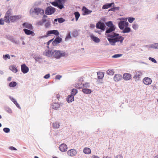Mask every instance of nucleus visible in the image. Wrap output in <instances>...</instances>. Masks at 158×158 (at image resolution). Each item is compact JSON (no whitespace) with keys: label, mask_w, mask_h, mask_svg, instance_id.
Here are the masks:
<instances>
[{"label":"nucleus","mask_w":158,"mask_h":158,"mask_svg":"<svg viewBox=\"0 0 158 158\" xmlns=\"http://www.w3.org/2000/svg\"><path fill=\"white\" fill-rule=\"evenodd\" d=\"M11 11L10 10H8L4 16L5 22H8V19H7L11 16Z\"/></svg>","instance_id":"obj_19"},{"label":"nucleus","mask_w":158,"mask_h":158,"mask_svg":"<svg viewBox=\"0 0 158 158\" xmlns=\"http://www.w3.org/2000/svg\"><path fill=\"white\" fill-rule=\"evenodd\" d=\"M83 86H84L83 88H87L89 87L90 85L89 83H85V84H84L83 85Z\"/></svg>","instance_id":"obj_51"},{"label":"nucleus","mask_w":158,"mask_h":158,"mask_svg":"<svg viewBox=\"0 0 158 158\" xmlns=\"http://www.w3.org/2000/svg\"><path fill=\"white\" fill-rule=\"evenodd\" d=\"M65 0H57V7L60 9H62L64 7V4L65 2Z\"/></svg>","instance_id":"obj_10"},{"label":"nucleus","mask_w":158,"mask_h":158,"mask_svg":"<svg viewBox=\"0 0 158 158\" xmlns=\"http://www.w3.org/2000/svg\"><path fill=\"white\" fill-rule=\"evenodd\" d=\"M148 59L149 60L151 61L152 62H153L154 63H157V61L156 60L153 58H152L151 57H149Z\"/></svg>","instance_id":"obj_44"},{"label":"nucleus","mask_w":158,"mask_h":158,"mask_svg":"<svg viewBox=\"0 0 158 158\" xmlns=\"http://www.w3.org/2000/svg\"><path fill=\"white\" fill-rule=\"evenodd\" d=\"M135 19L134 18L129 17L128 18V20L129 23H132L134 21Z\"/></svg>","instance_id":"obj_46"},{"label":"nucleus","mask_w":158,"mask_h":158,"mask_svg":"<svg viewBox=\"0 0 158 158\" xmlns=\"http://www.w3.org/2000/svg\"><path fill=\"white\" fill-rule=\"evenodd\" d=\"M41 58L39 56H36L35 57V59L36 61H38L39 59H41Z\"/></svg>","instance_id":"obj_57"},{"label":"nucleus","mask_w":158,"mask_h":158,"mask_svg":"<svg viewBox=\"0 0 158 158\" xmlns=\"http://www.w3.org/2000/svg\"><path fill=\"white\" fill-rule=\"evenodd\" d=\"M51 3L55 6H57V0H55L54 2H50Z\"/></svg>","instance_id":"obj_45"},{"label":"nucleus","mask_w":158,"mask_h":158,"mask_svg":"<svg viewBox=\"0 0 158 158\" xmlns=\"http://www.w3.org/2000/svg\"><path fill=\"white\" fill-rule=\"evenodd\" d=\"M14 104L16 106V107L19 108V109H20L21 107L19 106V104L17 102L16 100H15L14 101V102H13Z\"/></svg>","instance_id":"obj_43"},{"label":"nucleus","mask_w":158,"mask_h":158,"mask_svg":"<svg viewBox=\"0 0 158 158\" xmlns=\"http://www.w3.org/2000/svg\"><path fill=\"white\" fill-rule=\"evenodd\" d=\"M141 74L142 73L140 72H136L133 77V78L135 80V81L138 80H139V78L141 76Z\"/></svg>","instance_id":"obj_24"},{"label":"nucleus","mask_w":158,"mask_h":158,"mask_svg":"<svg viewBox=\"0 0 158 158\" xmlns=\"http://www.w3.org/2000/svg\"><path fill=\"white\" fill-rule=\"evenodd\" d=\"M3 58L5 60H6L8 59H10V57L9 55L6 54L3 56Z\"/></svg>","instance_id":"obj_34"},{"label":"nucleus","mask_w":158,"mask_h":158,"mask_svg":"<svg viewBox=\"0 0 158 158\" xmlns=\"http://www.w3.org/2000/svg\"><path fill=\"white\" fill-rule=\"evenodd\" d=\"M132 27L134 29L136 30L138 28V26L137 24H134L132 25Z\"/></svg>","instance_id":"obj_48"},{"label":"nucleus","mask_w":158,"mask_h":158,"mask_svg":"<svg viewBox=\"0 0 158 158\" xmlns=\"http://www.w3.org/2000/svg\"><path fill=\"white\" fill-rule=\"evenodd\" d=\"M12 78L11 77H9L7 79L8 81H10L11 80Z\"/></svg>","instance_id":"obj_59"},{"label":"nucleus","mask_w":158,"mask_h":158,"mask_svg":"<svg viewBox=\"0 0 158 158\" xmlns=\"http://www.w3.org/2000/svg\"><path fill=\"white\" fill-rule=\"evenodd\" d=\"M72 35L74 37H76L78 35V33L77 31H74L73 33H72Z\"/></svg>","instance_id":"obj_49"},{"label":"nucleus","mask_w":158,"mask_h":158,"mask_svg":"<svg viewBox=\"0 0 158 158\" xmlns=\"http://www.w3.org/2000/svg\"><path fill=\"white\" fill-rule=\"evenodd\" d=\"M82 10L83 12L84 13V15H87L89 14L92 12V11L88 10V9L84 6L83 7Z\"/></svg>","instance_id":"obj_22"},{"label":"nucleus","mask_w":158,"mask_h":158,"mask_svg":"<svg viewBox=\"0 0 158 158\" xmlns=\"http://www.w3.org/2000/svg\"><path fill=\"white\" fill-rule=\"evenodd\" d=\"M77 93V90L76 89H73L72 91L71 94L74 96Z\"/></svg>","instance_id":"obj_40"},{"label":"nucleus","mask_w":158,"mask_h":158,"mask_svg":"<svg viewBox=\"0 0 158 158\" xmlns=\"http://www.w3.org/2000/svg\"><path fill=\"white\" fill-rule=\"evenodd\" d=\"M127 18L118 19L120 21L118 23V26L120 29L122 30V32L127 33L131 31V29L128 27L129 23L127 22Z\"/></svg>","instance_id":"obj_2"},{"label":"nucleus","mask_w":158,"mask_h":158,"mask_svg":"<svg viewBox=\"0 0 158 158\" xmlns=\"http://www.w3.org/2000/svg\"><path fill=\"white\" fill-rule=\"evenodd\" d=\"M77 154L76 150L74 149H71L68 150L67 152V154L68 155L71 156H75Z\"/></svg>","instance_id":"obj_15"},{"label":"nucleus","mask_w":158,"mask_h":158,"mask_svg":"<svg viewBox=\"0 0 158 158\" xmlns=\"http://www.w3.org/2000/svg\"><path fill=\"white\" fill-rule=\"evenodd\" d=\"M82 83L81 81L77 83L75 85V87L78 89H80L82 87Z\"/></svg>","instance_id":"obj_37"},{"label":"nucleus","mask_w":158,"mask_h":158,"mask_svg":"<svg viewBox=\"0 0 158 158\" xmlns=\"http://www.w3.org/2000/svg\"><path fill=\"white\" fill-rule=\"evenodd\" d=\"M92 158H99L98 156H92Z\"/></svg>","instance_id":"obj_64"},{"label":"nucleus","mask_w":158,"mask_h":158,"mask_svg":"<svg viewBox=\"0 0 158 158\" xmlns=\"http://www.w3.org/2000/svg\"><path fill=\"white\" fill-rule=\"evenodd\" d=\"M56 97L58 99L60 97V95L59 94H57L56 95Z\"/></svg>","instance_id":"obj_63"},{"label":"nucleus","mask_w":158,"mask_h":158,"mask_svg":"<svg viewBox=\"0 0 158 158\" xmlns=\"http://www.w3.org/2000/svg\"><path fill=\"white\" fill-rule=\"evenodd\" d=\"M51 34H54L56 36H58L59 35V32L57 30H52L48 31L46 33V35L48 36L51 35Z\"/></svg>","instance_id":"obj_14"},{"label":"nucleus","mask_w":158,"mask_h":158,"mask_svg":"<svg viewBox=\"0 0 158 158\" xmlns=\"http://www.w3.org/2000/svg\"><path fill=\"white\" fill-rule=\"evenodd\" d=\"M90 36L91 40L96 43H98L100 41V39L93 34L90 35Z\"/></svg>","instance_id":"obj_20"},{"label":"nucleus","mask_w":158,"mask_h":158,"mask_svg":"<svg viewBox=\"0 0 158 158\" xmlns=\"http://www.w3.org/2000/svg\"><path fill=\"white\" fill-rule=\"evenodd\" d=\"M9 149L11 150H17V149L15 147L13 146H10L9 148Z\"/></svg>","instance_id":"obj_56"},{"label":"nucleus","mask_w":158,"mask_h":158,"mask_svg":"<svg viewBox=\"0 0 158 158\" xmlns=\"http://www.w3.org/2000/svg\"><path fill=\"white\" fill-rule=\"evenodd\" d=\"M122 78V76L121 74H117L114 75L113 78V79L115 82H118L120 81Z\"/></svg>","instance_id":"obj_18"},{"label":"nucleus","mask_w":158,"mask_h":158,"mask_svg":"<svg viewBox=\"0 0 158 158\" xmlns=\"http://www.w3.org/2000/svg\"><path fill=\"white\" fill-rule=\"evenodd\" d=\"M74 96L71 94L68 96L67 99V101L68 102H72L74 101Z\"/></svg>","instance_id":"obj_30"},{"label":"nucleus","mask_w":158,"mask_h":158,"mask_svg":"<svg viewBox=\"0 0 158 158\" xmlns=\"http://www.w3.org/2000/svg\"><path fill=\"white\" fill-rule=\"evenodd\" d=\"M50 77V74H48L44 76V78L45 79H48Z\"/></svg>","instance_id":"obj_53"},{"label":"nucleus","mask_w":158,"mask_h":158,"mask_svg":"<svg viewBox=\"0 0 158 158\" xmlns=\"http://www.w3.org/2000/svg\"><path fill=\"white\" fill-rule=\"evenodd\" d=\"M60 105L59 103L56 102H53L52 104L51 107L53 109H57L60 106Z\"/></svg>","instance_id":"obj_25"},{"label":"nucleus","mask_w":158,"mask_h":158,"mask_svg":"<svg viewBox=\"0 0 158 158\" xmlns=\"http://www.w3.org/2000/svg\"><path fill=\"white\" fill-rule=\"evenodd\" d=\"M98 77L99 79H102L104 76V73L102 72H99L98 73Z\"/></svg>","instance_id":"obj_32"},{"label":"nucleus","mask_w":158,"mask_h":158,"mask_svg":"<svg viewBox=\"0 0 158 158\" xmlns=\"http://www.w3.org/2000/svg\"><path fill=\"white\" fill-rule=\"evenodd\" d=\"M22 16L21 15H11L7 19H8L9 22H6V23H9L10 22L14 23L15 22L21 19Z\"/></svg>","instance_id":"obj_7"},{"label":"nucleus","mask_w":158,"mask_h":158,"mask_svg":"<svg viewBox=\"0 0 158 158\" xmlns=\"http://www.w3.org/2000/svg\"><path fill=\"white\" fill-rule=\"evenodd\" d=\"M83 152L85 154H89L91 153V150L89 148H85L84 149Z\"/></svg>","instance_id":"obj_31"},{"label":"nucleus","mask_w":158,"mask_h":158,"mask_svg":"<svg viewBox=\"0 0 158 158\" xmlns=\"http://www.w3.org/2000/svg\"><path fill=\"white\" fill-rule=\"evenodd\" d=\"M147 47L149 48L158 50V43H154L148 45Z\"/></svg>","instance_id":"obj_17"},{"label":"nucleus","mask_w":158,"mask_h":158,"mask_svg":"<svg viewBox=\"0 0 158 158\" xmlns=\"http://www.w3.org/2000/svg\"><path fill=\"white\" fill-rule=\"evenodd\" d=\"M9 98L10 99L12 102H13L16 99L13 97H12L11 96H9Z\"/></svg>","instance_id":"obj_55"},{"label":"nucleus","mask_w":158,"mask_h":158,"mask_svg":"<svg viewBox=\"0 0 158 158\" xmlns=\"http://www.w3.org/2000/svg\"><path fill=\"white\" fill-rule=\"evenodd\" d=\"M22 26L24 28L23 29L25 33L27 35H31L32 36L35 35V32L31 31L33 28V27L32 24L27 22L24 23L23 24Z\"/></svg>","instance_id":"obj_4"},{"label":"nucleus","mask_w":158,"mask_h":158,"mask_svg":"<svg viewBox=\"0 0 158 158\" xmlns=\"http://www.w3.org/2000/svg\"><path fill=\"white\" fill-rule=\"evenodd\" d=\"M44 14V11L43 9L37 7H32L30 8L29 11V15L35 18L40 17Z\"/></svg>","instance_id":"obj_3"},{"label":"nucleus","mask_w":158,"mask_h":158,"mask_svg":"<svg viewBox=\"0 0 158 158\" xmlns=\"http://www.w3.org/2000/svg\"><path fill=\"white\" fill-rule=\"evenodd\" d=\"M21 70L22 72L24 74L27 73L29 71L28 67L25 64L21 65Z\"/></svg>","instance_id":"obj_12"},{"label":"nucleus","mask_w":158,"mask_h":158,"mask_svg":"<svg viewBox=\"0 0 158 158\" xmlns=\"http://www.w3.org/2000/svg\"><path fill=\"white\" fill-rule=\"evenodd\" d=\"M122 56L121 54H117L114 55L112 57L113 58H117Z\"/></svg>","instance_id":"obj_41"},{"label":"nucleus","mask_w":158,"mask_h":158,"mask_svg":"<svg viewBox=\"0 0 158 158\" xmlns=\"http://www.w3.org/2000/svg\"><path fill=\"white\" fill-rule=\"evenodd\" d=\"M43 54L48 57L52 56V51L46 50L44 52Z\"/></svg>","instance_id":"obj_23"},{"label":"nucleus","mask_w":158,"mask_h":158,"mask_svg":"<svg viewBox=\"0 0 158 158\" xmlns=\"http://www.w3.org/2000/svg\"><path fill=\"white\" fill-rule=\"evenodd\" d=\"M53 127L55 128H58L59 127L60 125L58 122H55L53 124Z\"/></svg>","instance_id":"obj_35"},{"label":"nucleus","mask_w":158,"mask_h":158,"mask_svg":"<svg viewBox=\"0 0 158 158\" xmlns=\"http://www.w3.org/2000/svg\"><path fill=\"white\" fill-rule=\"evenodd\" d=\"M53 39H52L47 42V44L48 45V48H49L48 46L51 43L52 44V46H55L57 44L60 43L62 41V39L61 38L58 36L56 38L55 40H54L53 41Z\"/></svg>","instance_id":"obj_6"},{"label":"nucleus","mask_w":158,"mask_h":158,"mask_svg":"<svg viewBox=\"0 0 158 158\" xmlns=\"http://www.w3.org/2000/svg\"><path fill=\"white\" fill-rule=\"evenodd\" d=\"M56 11V9L52 6H48L45 10V13L47 15H51Z\"/></svg>","instance_id":"obj_8"},{"label":"nucleus","mask_w":158,"mask_h":158,"mask_svg":"<svg viewBox=\"0 0 158 158\" xmlns=\"http://www.w3.org/2000/svg\"><path fill=\"white\" fill-rule=\"evenodd\" d=\"M62 77V76L60 75H58L56 76V79L58 80H60Z\"/></svg>","instance_id":"obj_54"},{"label":"nucleus","mask_w":158,"mask_h":158,"mask_svg":"<svg viewBox=\"0 0 158 158\" xmlns=\"http://www.w3.org/2000/svg\"><path fill=\"white\" fill-rule=\"evenodd\" d=\"M52 56L57 59L66 56L65 52L63 51L53 50L52 51Z\"/></svg>","instance_id":"obj_5"},{"label":"nucleus","mask_w":158,"mask_h":158,"mask_svg":"<svg viewBox=\"0 0 158 158\" xmlns=\"http://www.w3.org/2000/svg\"><path fill=\"white\" fill-rule=\"evenodd\" d=\"M105 27V25L103 23L99 22L96 24V28H97L104 31L106 29Z\"/></svg>","instance_id":"obj_9"},{"label":"nucleus","mask_w":158,"mask_h":158,"mask_svg":"<svg viewBox=\"0 0 158 158\" xmlns=\"http://www.w3.org/2000/svg\"><path fill=\"white\" fill-rule=\"evenodd\" d=\"M59 149L61 152H64L67 150L68 147L66 144L63 143L59 146Z\"/></svg>","instance_id":"obj_11"},{"label":"nucleus","mask_w":158,"mask_h":158,"mask_svg":"<svg viewBox=\"0 0 158 158\" xmlns=\"http://www.w3.org/2000/svg\"><path fill=\"white\" fill-rule=\"evenodd\" d=\"M9 69L14 73H16L18 72V70L17 69L16 66L14 64L10 66L9 67Z\"/></svg>","instance_id":"obj_21"},{"label":"nucleus","mask_w":158,"mask_h":158,"mask_svg":"<svg viewBox=\"0 0 158 158\" xmlns=\"http://www.w3.org/2000/svg\"><path fill=\"white\" fill-rule=\"evenodd\" d=\"M37 24L38 25L41 26L43 24V22L42 21L39 20L37 22Z\"/></svg>","instance_id":"obj_52"},{"label":"nucleus","mask_w":158,"mask_h":158,"mask_svg":"<svg viewBox=\"0 0 158 158\" xmlns=\"http://www.w3.org/2000/svg\"><path fill=\"white\" fill-rule=\"evenodd\" d=\"M82 92L84 94H90L92 92V91L91 89L88 88H83L82 89Z\"/></svg>","instance_id":"obj_26"},{"label":"nucleus","mask_w":158,"mask_h":158,"mask_svg":"<svg viewBox=\"0 0 158 158\" xmlns=\"http://www.w3.org/2000/svg\"><path fill=\"white\" fill-rule=\"evenodd\" d=\"M5 21V18H1L0 19V25H3L4 24Z\"/></svg>","instance_id":"obj_42"},{"label":"nucleus","mask_w":158,"mask_h":158,"mask_svg":"<svg viewBox=\"0 0 158 158\" xmlns=\"http://www.w3.org/2000/svg\"><path fill=\"white\" fill-rule=\"evenodd\" d=\"M4 74V72L0 70V74L3 75Z\"/></svg>","instance_id":"obj_61"},{"label":"nucleus","mask_w":158,"mask_h":158,"mask_svg":"<svg viewBox=\"0 0 158 158\" xmlns=\"http://www.w3.org/2000/svg\"><path fill=\"white\" fill-rule=\"evenodd\" d=\"M70 34H71L70 32H69V33L66 36V38H65V41H67L69 39H71V37Z\"/></svg>","instance_id":"obj_36"},{"label":"nucleus","mask_w":158,"mask_h":158,"mask_svg":"<svg viewBox=\"0 0 158 158\" xmlns=\"http://www.w3.org/2000/svg\"><path fill=\"white\" fill-rule=\"evenodd\" d=\"M48 36V35H44L43 36H40L38 37V38L40 39H42L46 38Z\"/></svg>","instance_id":"obj_50"},{"label":"nucleus","mask_w":158,"mask_h":158,"mask_svg":"<svg viewBox=\"0 0 158 158\" xmlns=\"http://www.w3.org/2000/svg\"><path fill=\"white\" fill-rule=\"evenodd\" d=\"M58 21V19H55L54 20V23L55 24H57L56 22Z\"/></svg>","instance_id":"obj_60"},{"label":"nucleus","mask_w":158,"mask_h":158,"mask_svg":"<svg viewBox=\"0 0 158 158\" xmlns=\"http://www.w3.org/2000/svg\"><path fill=\"white\" fill-rule=\"evenodd\" d=\"M106 73L108 75H112L114 74V71L113 69H110L107 70Z\"/></svg>","instance_id":"obj_28"},{"label":"nucleus","mask_w":158,"mask_h":158,"mask_svg":"<svg viewBox=\"0 0 158 158\" xmlns=\"http://www.w3.org/2000/svg\"><path fill=\"white\" fill-rule=\"evenodd\" d=\"M74 15L75 17V19L76 21H77L79 17L80 16V14L78 12H76L74 13Z\"/></svg>","instance_id":"obj_33"},{"label":"nucleus","mask_w":158,"mask_h":158,"mask_svg":"<svg viewBox=\"0 0 158 158\" xmlns=\"http://www.w3.org/2000/svg\"><path fill=\"white\" fill-rule=\"evenodd\" d=\"M103 158H111L110 156H104Z\"/></svg>","instance_id":"obj_62"},{"label":"nucleus","mask_w":158,"mask_h":158,"mask_svg":"<svg viewBox=\"0 0 158 158\" xmlns=\"http://www.w3.org/2000/svg\"><path fill=\"white\" fill-rule=\"evenodd\" d=\"M3 131L5 133H8L10 132V130L8 128L5 127L3 129Z\"/></svg>","instance_id":"obj_38"},{"label":"nucleus","mask_w":158,"mask_h":158,"mask_svg":"<svg viewBox=\"0 0 158 158\" xmlns=\"http://www.w3.org/2000/svg\"><path fill=\"white\" fill-rule=\"evenodd\" d=\"M114 2H112L111 3L107 4L103 6L102 9H108V8L112 6H114Z\"/></svg>","instance_id":"obj_27"},{"label":"nucleus","mask_w":158,"mask_h":158,"mask_svg":"<svg viewBox=\"0 0 158 158\" xmlns=\"http://www.w3.org/2000/svg\"><path fill=\"white\" fill-rule=\"evenodd\" d=\"M106 25L108 27L106 29L105 35L108 37L107 40L110 44L112 46L121 44L123 42L124 38L119 34L113 32L115 30V26L111 21L106 23Z\"/></svg>","instance_id":"obj_1"},{"label":"nucleus","mask_w":158,"mask_h":158,"mask_svg":"<svg viewBox=\"0 0 158 158\" xmlns=\"http://www.w3.org/2000/svg\"><path fill=\"white\" fill-rule=\"evenodd\" d=\"M152 80L151 79L148 77L144 78L143 80V82L145 85H149L152 83Z\"/></svg>","instance_id":"obj_13"},{"label":"nucleus","mask_w":158,"mask_h":158,"mask_svg":"<svg viewBox=\"0 0 158 158\" xmlns=\"http://www.w3.org/2000/svg\"><path fill=\"white\" fill-rule=\"evenodd\" d=\"M6 110L7 112L8 113L11 114L12 113V110L9 107H7L6 108Z\"/></svg>","instance_id":"obj_39"},{"label":"nucleus","mask_w":158,"mask_h":158,"mask_svg":"<svg viewBox=\"0 0 158 158\" xmlns=\"http://www.w3.org/2000/svg\"><path fill=\"white\" fill-rule=\"evenodd\" d=\"M17 83L15 81H12L9 83V87L11 88H14L16 86Z\"/></svg>","instance_id":"obj_29"},{"label":"nucleus","mask_w":158,"mask_h":158,"mask_svg":"<svg viewBox=\"0 0 158 158\" xmlns=\"http://www.w3.org/2000/svg\"><path fill=\"white\" fill-rule=\"evenodd\" d=\"M122 77L125 81H129L131 78V75L129 73H125L123 74Z\"/></svg>","instance_id":"obj_16"},{"label":"nucleus","mask_w":158,"mask_h":158,"mask_svg":"<svg viewBox=\"0 0 158 158\" xmlns=\"http://www.w3.org/2000/svg\"><path fill=\"white\" fill-rule=\"evenodd\" d=\"M24 37L23 36H21L20 37V39L21 40H23L24 39Z\"/></svg>","instance_id":"obj_58"},{"label":"nucleus","mask_w":158,"mask_h":158,"mask_svg":"<svg viewBox=\"0 0 158 158\" xmlns=\"http://www.w3.org/2000/svg\"><path fill=\"white\" fill-rule=\"evenodd\" d=\"M58 21L60 23H61L64 22V20L62 18L58 19Z\"/></svg>","instance_id":"obj_47"}]
</instances>
